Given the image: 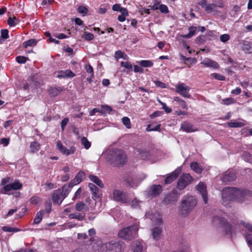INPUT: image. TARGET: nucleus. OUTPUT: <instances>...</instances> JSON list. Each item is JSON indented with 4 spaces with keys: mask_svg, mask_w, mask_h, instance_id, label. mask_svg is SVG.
Segmentation results:
<instances>
[{
    "mask_svg": "<svg viewBox=\"0 0 252 252\" xmlns=\"http://www.w3.org/2000/svg\"><path fill=\"white\" fill-rule=\"evenodd\" d=\"M180 194V193H178L176 189H173L170 193L165 196L162 200V202L165 204H168L174 202H176Z\"/></svg>",
    "mask_w": 252,
    "mask_h": 252,
    "instance_id": "obj_8",
    "label": "nucleus"
},
{
    "mask_svg": "<svg viewBox=\"0 0 252 252\" xmlns=\"http://www.w3.org/2000/svg\"><path fill=\"white\" fill-rule=\"evenodd\" d=\"M140 202L139 200H137L136 198H134L131 201V206L133 208H137L140 206L139 204Z\"/></svg>",
    "mask_w": 252,
    "mask_h": 252,
    "instance_id": "obj_51",
    "label": "nucleus"
},
{
    "mask_svg": "<svg viewBox=\"0 0 252 252\" xmlns=\"http://www.w3.org/2000/svg\"><path fill=\"white\" fill-rule=\"evenodd\" d=\"M18 22V20L14 16L13 18L9 17L7 20V24L10 27L16 26Z\"/></svg>",
    "mask_w": 252,
    "mask_h": 252,
    "instance_id": "obj_40",
    "label": "nucleus"
},
{
    "mask_svg": "<svg viewBox=\"0 0 252 252\" xmlns=\"http://www.w3.org/2000/svg\"><path fill=\"white\" fill-rule=\"evenodd\" d=\"M213 3L215 5V8L219 7L222 8L224 6L223 0H214Z\"/></svg>",
    "mask_w": 252,
    "mask_h": 252,
    "instance_id": "obj_42",
    "label": "nucleus"
},
{
    "mask_svg": "<svg viewBox=\"0 0 252 252\" xmlns=\"http://www.w3.org/2000/svg\"><path fill=\"white\" fill-rule=\"evenodd\" d=\"M37 43V41L35 39H31L23 43V47L27 48L29 46H35Z\"/></svg>",
    "mask_w": 252,
    "mask_h": 252,
    "instance_id": "obj_35",
    "label": "nucleus"
},
{
    "mask_svg": "<svg viewBox=\"0 0 252 252\" xmlns=\"http://www.w3.org/2000/svg\"><path fill=\"white\" fill-rule=\"evenodd\" d=\"M190 167L191 169L198 174H200L202 172V168L197 162H192L190 163Z\"/></svg>",
    "mask_w": 252,
    "mask_h": 252,
    "instance_id": "obj_29",
    "label": "nucleus"
},
{
    "mask_svg": "<svg viewBox=\"0 0 252 252\" xmlns=\"http://www.w3.org/2000/svg\"><path fill=\"white\" fill-rule=\"evenodd\" d=\"M230 127H241L245 126L243 122H230L227 123Z\"/></svg>",
    "mask_w": 252,
    "mask_h": 252,
    "instance_id": "obj_34",
    "label": "nucleus"
},
{
    "mask_svg": "<svg viewBox=\"0 0 252 252\" xmlns=\"http://www.w3.org/2000/svg\"><path fill=\"white\" fill-rule=\"evenodd\" d=\"M158 8L162 13H167L168 12V7L164 4L159 5Z\"/></svg>",
    "mask_w": 252,
    "mask_h": 252,
    "instance_id": "obj_58",
    "label": "nucleus"
},
{
    "mask_svg": "<svg viewBox=\"0 0 252 252\" xmlns=\"http://www.w3.org/2000/svg\"><path fill=\"white\" fill-rule=\"evenodd\" d=\"M81 192H82V189L80 188L75 192V193L74 194V196L73 198V199L74 200L75 199L79 198L80 197Z\"/></svg>",
    "mask_w": 252,
    "mask_h": 252,
    "instance_id": "obj_62",
    "label": "nucleus"
},
{
    "mask_svg": "<svg viewBox=\"0 0 252 252\" xmlns=\"http://www.w3.org/2000/svg\"><path fill=\"white\" fill-rule=\"evenodd\" d=\"M106 159L110 164L117 166L124 164L126 162L127 158L122 150L114 149L108 153Z\"/></svg>",
    "mask_w": 252,
    "mask_h": 252,
    "instance_id": "obj_1",
    "label": "nucleus"
},
{
    "mask_svg": "<svg viewBox=\"0 0 252 252\" xmlns=\"http://www.w3.org/2000/svg\"><path fill=\"white\" fill-rule=\"evenodd\" d=\"M1 37L4 39L8 38V31L6 29L1 30Z\"/></svg>",
    "mask_w": 252,
    "mask_h": 252,
    "instance_id": "obj_60",
    "label": "nucleus"
},
{
    "mask_svg": "<svg viewBox=\"0 0 252 252\" xmlns=\"http://www.w3.org/2000/svg\"><path fill=\"white\" fill-rule=\"evenodd\" d=\"M125 248L123 242L106 243L100 247L99 252H123Z\"/></svg>",
    "mask_w": 252,
    "mask_h": 252,
    "instance_id": "obj_3",
    "label": "nucleus"
},
{
    "mask_svg": "<svg viewBox=\"0 0 252 252\" xmlns=\"http://www.w3.org/2000/svg\"><path fill=\"white\" fill-rule=\"evenodd\" d=\"M60 192L59 191H56L54 192L52 195V200L54 203H61V200L62 199V196L60 194Z\"/></svg>",
    "mask_w": 252,
    "mask_h": 252,
    "instance_id": "obj_33",
    "label": "nucleus"
},
{
    "mask_svg": "<svg viewBox=\"0 0 252 252\" xmlns=\"http://www.w3.org/2000/svg\"><path fill=\"white\" fill-rule=\"evenodd\" d=\"M69 186H64L62 189V191L60 192L61 196L62 197V199L61 200V202L67 196L69 192Z\"/></svg>",
    "mask_w": 252,
    "mask_h": 252,
    "instance_id": "obj_31",
    "label": "nucleus"
},
{
    "mask_svg": "<svg viewBox=\"0 0 252 252\" xmlns=\"http://www.w3.org/2000/svg\"><path fill=\"white\" fill-rule=\"evenodd\" d=\"M43 214V212L41 211H40L36 213L33 220L34 223L38 224L41 221L42 219Z\"/></svg>",
    "mask_w": 252,
    "mask_h": 252,
    "instance_id": "obj_39",
    "label": "nucleus"
},
{
    "mask_svg": "<svg viewBox=\"0 0 252 252\" xmlns=\"http://www.w3.org/2000/svg\"><path fill=\"white\" fill-rule=\"evenodd\" d=\"M174 100L177 101L178 104L183 109H187V104L184 100L179 97H175Z\"/></svg>",
    "mask_w": 252,
    "mask_h": 252,
    "instance_id": "obj_38",
    "label": "nucleus"
},
{
    "mask_svg": "<svg viewBox=\"0 0 252 252\" xmlns=\"http://www.w3.org/2000/svg\"><path fill=\"white\" fill-rule=\"evenodd\" d=\"M132 252H144L145 249L142 242L135 241L132 244Z\"/></svg>",
    "mask_w": 252,
    "mask_h": 252,
    "instance_id": "obj_18",
    "label": "nucleus"
},
{
    "mask_svg": "<svg viewBox=\"0 0 252 252\" xmlns=\"http://www.w3.org/2000/svg\"><path fill=\"white\" fill-rule=\"evenodd\" d=\"M124 56V53L121 51H117L115 53V58L116 60H118L120 58L125 59Z\"/></svg>",
    "mask_w": 252,
    "mask_h": 252,
    "instance_id": "obj_57",
    "label": "nucleus"
},
{
    "mask_svg": "<svg viewBox=\"0 0 252 252\" xmlns=\"http://www.w3.org/2000/svg\"><path fill=\"white\" fill-rule=\"evenodd\" d=\"M162 231V227H156L152 230V236L154 240H159L161 235Z\"/></svg>",
    "mask_w": 252,
    "mask_h": 252,
    "instance_id": "obj_17",
    "label": "nucleus"
},
{
    "mask_svg": "<svg viewBox=\"0 0 252 252\" xmlns=\"http://www.w3.org/2000/svg\"><path fill=\"white\" fill-rule=\"evenodd\" d=\"M245 237L249 246L252 248V234L248 232H246Z\"/></svg>",
    "mask_w": 252,
    "mask_h": 252,
    "instance_id": "obj_43",
    "label": "nucleus"
},
{
    "mask_svg": "<svg viewBox=\"0 0 252 252\" xmlns=\"http://www.w3.org/2000/svg\"><path fill=\"white\" fill-rule=\"evenodd\" d=\"M68 122H69V119L67 118H65L62 121L61 125V127H62V129L63 130H64V127L67 125V124L68 123Z\"/></svg>",
    "mask_w": 252,
    "mask_h": 252,
    "instance_id": "obj_63",
    "label": "nucleus"
},
{
    "mask_svg": "<svg viewBox=\"0 0 252 252\" xmlns=\"http://www.w3.org/2000/svg\"><path fill=\"white\" fill-rule=\"evenodd\" d=\"M69 219H76L79 221L84 220L85 219V214L82 213L75 212L70 214L68 215Z\"/></svg>",
    "mask_w": 252,
    "mask_h": 252,
    "instance_id": "obj_22",
    "label": "nucleus"
},
{
    "mask_svg": "<svg viewBox=\"0 0 252 252\" xmlns=\"http://www.w3.org/2000/svg\"><path fill=\"white\" fill-rule=\"evenodd\" d=\"M162 191V187L159 185H153L149 189L148 193L149 196H156Z\"/></svg>",
    "mask_w": 252,
    "mask_h": 252,
    "instance_id": "obj_15",
    "label": "nucleus"
},
{
    "mask_svg": "<svg viewBox=\"0 0 252 252\" xmlns=\"http://www.w3.org/2000/svg\"><path fill=\"white\" fill-rule=\"evenodd\" d=\"M180 170L178 169L173 172L170 175L167 177L165 180V184H169L174 181L178 176Z\"/></svg>",
    "mask_w": 252,
    "mask_h": 252,
    "instance_id": "obj_20",
    "label": "nucleus"
},
{
    "mask_svg": "<svg viewBox=\"0 0 252 252\" xmlns=\"http://www.w3.org/2000/svg\"><path fill=\"white\" fill-rule=\"evenodd\" d=\"M153 221L155 222L156 223L160 224L162 223V220L158 214H156L153 216L148 217Z\"/></svg>",
    "mask_w": 252,
    "mask_h": 252,
    "instance_id": "obj_36",
    "label": "nucleus"
},
{
    "mask_svg": "<svg viewBox=\"0 0 252 252\" xmlns=\"http://www.w3.org/2000/svg\"><path fill=\"white\" fill-rule=\"evenodd\" d=\"M196 190L201 195L205 204L208 203V193L206 185L203 182H200L195 187Z\"/></svg>",
    "mask_w": 252,
    "mask_h": 252,
    "instance_id": "obj_10",
    "label": "nucleus"
},
{
    "mask_svg": "<svg viewBox=\"0 0 252 252\" xmlns=\"http://www.w3.org/2000/svg\"><path fill=\"white\" fill-rule=\"evenodd\" d=\"M81 143L85 148L89 149L91 146V143L88 140L87 138L83 137L81 139Z\"/></svg>",
    "mask_w": 252,
    "mask_h": 252,
    "instance_id": "obj_45",
    "label": "nucleus"
},
{
    "mask_svg": "<svg viewBox=\"0 0 252 252\" xmlns=\"http://www.w3.org/2000/svg\"><path fill=\"white\" fill-rule=\"evenodd\" d=\"M75 76V74L70 70H62L59 72L57 75L58 78H68L73 77Z\"/></svg>",
    "mask_w": 252,
    "mask_h": 252,
    "instance_id": "obj_21",
    "label": "nucleus"
},
{
    "mask_svg": "<svg viewBox=\"0 0 252 252\" xmlns=\"http://www.w3.org/2000/svg\"><path fill=\"white\" fill-rule=\"evenodd\" d=\"M123 124L127 128H130L131 127V124L130 119L126 117H124L122 118Z\"/></svg>",
    "mask_w": 252,
    "mask_h": 252,
    "instance_id": "obj_44",
    "label": "nucleus"
},
{
    "mask_svg": "<svg viewBox=\"0 0 252 252\" xmlns=\"http://www.w3.org/2000/svg\"><path fill=\"white\" fill-rule=\"evenodd\" d=\"M181 129L187 132H192L198 130V129L189 122H184L181 125Z\"/></svg>",
    "mask_w": 252,
    "mask_h": 252,
    "instance_id": "obj_14",
    "label": "nucleus"
},
{
    "mask_svg": "<svg viewBox=\"0 0 252 252\" xmlns=\"http://www.w3.org/2000/svg\"><path fill=\"white\" fill-rule=\"evenodd\" d=\"M228 225V230L229 231H232L233 230L235 231L237 229V225H239L238 224V222L233 221L232 223L230 222H227Z\"/></svg>",
    "mask_w": 252,
    "mask_h": 252,
    "instance_id": "obj_37",
    "label": "nucleus"
},
{
    "mask_svg": "<svg viewBox=\"0 0 252 252\" xmlns=\"http://www.w3.org/2000/svg\"><path fill=\"white\" fill-rule=\"evenodd\" d=\"M75 209L78 212L88 211L89 207L83 201H79L75 204Z\"/></svg>",
    "mask_w": 252,
    "mask_h": 252,
    "instance_id": "obj_24",
    "label": "nucleus"
},
{
    "mask_svg": "<svg viewBox=\"0 0 252 252\" xmlns=\"http://www.w3.org/2000/svg\"><path fill=\"white\" fill-rule=\"evenodd\" d=\"M83 37L87 40H91L94 38V36L93 34L88 33L85 32Z\"/></svg>",
    "mask_w": 252,
    "mask_h": 252,
    "instance_id": "obj_56",
    "label": "nucleus"
},
{
    "mask_svg": "<svg viewBox=\"0 0 252 252\" xmlns=\"http://www.w3.org/2000/svg\"><path fill=\"white\" fill-rule=\"evenodd\" d=\"M30 81L32 82L35 87H38L42 84V80L40 75L36 74L32 76Z\"/></svg>",
    "mask_w": 252,
    "mask_h": 252,
    "instance_id": "obj_19",
    "label": "nucleus"
},
{
    "mask_svg": "<svg viewBox=\"0 0 252 252\" xmlns=\"http://www.w3.org/2000/svg\"><path fill=\"white\" fill-rule=\"evenodd\" d=\"M113 198L115 201L122 203H126L129 201L128 197L126 193L119 189H115L113 191Z\"/></svg>",
    "mask_w": 252,
    "mask_h": 252,
    "instance_id": "obj_6",
    "label": "nucleus"
},
{
    "mask_svg": "<svg viewBox=\"0 0 252 252\" xmlns=\"http://www.w3.org/2000/svg\"><path fill=\"white\" fill-rule=\"evenodd\" d=\"M16 60L18 63H25L28 60V58L24 56H18L16 57Z\"/></svg>",
    "mask_w": 252,
    "mask_h": 252,
    "instance_id": "obj_49",
    "label": "nucleus"
},
{
    "mask_svg": "<svg viewBox=\"0 0 252 252\" xmlns=\"http://www.w3.org/2000/svg\"><path fill=\"white\" fill-rule=\"evenodd\" d=\"M88 186L93 194V197H94L95 198H99V194L98 193V189L97 187L94 184L92 183H90Z\"/></svg>",
    "mask_w": 252,
    "mask_h": 252,
    "instance_id": "obj_27",
    "label": "nucleus"
},
{
    "mask_svg": "<svg viewBox=\"0 0 252 252\" xmlns=\"http://www.w3.org/2000/svg\"><path fill=\"white\" fill-rule=\"evenodd\" d=\"M153 63L150 61H141L140 62V65L142 67H150L153 65Z\"/></svg>",
    "mask_w": 252,
    "mask_h": 252,
    "instance_id": "obj_47",
    "label": "nucleus"
},
{
    "mask_svg": "<svg viewBox=\"0 0 252 252\" xmlns=\"http://www.w3.org/2000/svg\"><path fill=\"white\" fill-rule=\"evenodd\" d=\"M189 32L188 34L181 36L186 38H189L191 37L193 35H194L195 34L197 30V28L193 26L190 27L189 28Z\"/></svg>",
    "mask_w": 252,
    "mask_h": 252,
    "instance_id": "obj_32",
    "label": "nucleus"
},
{
    "mask_svg": "<svg viewBox=\"0 0 252 252\" xmlns=\"http://www.w3.org/2000/svg\"><path fill=\"white\" fill-rule=\"evenodd\" d=\"M230 39V35L228 34H223L220 36V40L223 43L227 42Z\"/></svg>",
    "mask_w": 252,
    "mask_h": 252,
    "instance_id": "obj_55",
    "label": "nucleus"
},
{
    "mask_svg": "<svg viewBox=\"0 0 252 252\" xmlns=\"http://www.w3.org/2000/svg\"><path fill=\"white\" fill-rule=\"evenodd\" d=\"M248 193L245 191L238 189L234 188V199L238 202H242L247 198Z\"/></svg>",
    "mask_w": 252,
    "mask_h": 252,
    "instance_id": "obj_11",
    "label": "nucleus"
},
{
    "mask_svg": "<svg viewBox=\"0 0 252 252\" xmlns=\"http://www.w3.org/2000/svg\"><path fill=\"white\" fill-rule=\"evenodd\" d=\"M86 71L88 73H90L91 74V77H93L94 76V70L93 68V67L89 64L86 66L85 67Z\"/></svg>",
    "mask_w": 252,
    "mask_h": 252,
    "instance_id": "obj_61",
    "label": "nucleus"
},
{
    "mask_svg": "<svg viewBox=\"0 0 252 252\" xmlns=\"http://www.w3.org/2000/svg\"><path fill=\"white\" fill-rule=\"evenodd\" d=\"M102 109L100 110L101 113H110L112 110V108L108 105H102Z\"/></svg>",
    "mask_w": 252,
    "mask_h": 252,
    "instance_id": "obj_48",
    "label": "nucleus"
},
{
    "mask_svg": "<svg viewBox=\"0 0 252 252\" xmlns=\"http://www.w3.org/2000/svg\"><path fill=\"white\" fill-rule=\"evenodd\" d=\"M89 179L101 188H103L104 187V184L97 177L94 175H90Z\"/></svg>",
    "mask_w": 252,
    "mask_h": 252,
    "instance_id": "obj_28",
    "label": "nucleus"
},
{
    "mask_svg": "<svg viewBox=\"0 0 252 252\" xmlns=\"http://www.w3.org/2000/svg\"><path fill=\"white\" fill-rule=\"evenodd\" d=\"M193 180V178L189 174H184L178 180L177 188L179 190H183L191 184Z\"/></svg>",
    "mask_w": 252,
    "mask_h": 252,
    "instance_id": "obj_5",
    "label": "nucleus"
},
{
    "mask_svg": "<svg viewBox=\"0 0 252 252\" xmlns=\"http://www.w3.org/2000/svg\"><path fill=\"white\" fill-rule=\"evenodd\" d=\"M62 91L63 89L60 87H51L49 89V93L52 96H56L62 92Z\"/></svg>",
    "mask_w": 252,
    "mask_h": 252,
    "instance_id": "obj_26",
    "label": "nucleus"
},
{
    "mask_svg": "<svg viewBox=\"0 0 252 252\" xmlns=\"http://www.w3.org/2000/svg\"><path fill=\"white\" fill-rule=\"evenodd\" d=\"M189 90L190 88L184 83H179L175 86L176 92L185 97H190L189 94Z\"/></svg>",
    "mask_w": 252,
    "mask_h": 252,
    "instance_id": "obj_7",
    "label": "nucleus"
},
{
    "mask_svg": "<svg viewBox=\"0 0 252 252\" xmlns=\"http://www.w3.org/2000/svg\"><path fill=\"white\" fill-rule=\"evenodd\" d=\"M211 76L217 80L223 81L225 80V77L221 74L218 73H213Z\"/></svg>",
    "mask_w": 252,
    "mask_h": 252,
    "instance_id": "obj_53",
    "label": "nucleus"
},
{
    "mask_svg": "<svg viewBox=\"0 0 252 252\" xmlns=\"http://www.w3.org/2000/svg\"><path fill=\"white\" fill-rule=\"evenodd\" d=\"M30 201L32 204L36 205L40 201V198L37 196H33L30 198Z\"/></svg>",
    "mask_w": 252,
    "mask_h": 252,
    "instance_id": "obj_52",
    "label": "nucleus"
},
{
    "mask_svg": "<svg viewBox=\"0 0 252 252\" xmlns=\"http://www.w3.org/2000/svg\"><path fill=\"white\" fill-rule=\"evenodd\" d=\"M40 144L37 142L34 141L31 143L30 146V151L32 153H36L40 149Z\"/></svg>",
    "mask_w": 252,
    "mask_h": 252,
    "instance_id": "obj_30",
    "label": "nucleus"
},
{
    "mask_svg": "<svg viewBox=\"0 0 252 252\" xmlns=\"http://www.w3.org/2000/svg\"><path fill=\"white\" fill-rule=\"evenodd\" d=\"M235 178V174L233 172H230L224 175L221 178V180L222 182L227 183L234 180Z\"/></svg>",
    "mask_w": 252,
    "mask_h": 252,
    "instance_id": "obj_25",
    "label": "nucleus"
},
{
    "mask_svg": "<svg viewBox=\"0 0 252 252\" xmlns=\"http://www.w3.org/2000/svg\"><path fill=\"white\" fill-rule=\"evenodd\" d=\"M56 145L58 149L60 151V152L64 155L68 156L74 153L75 149L73 147L68 149L63 146L61 141H58Z\"/></svg>",
    "mask_w": 252,
    "mask_h": 252,
    "instance_id": "obj_12",
    "label": "nucleus"
},
{
    "mask_svg": "<svg viewBox=\"0 0 252 252\" xmlns=\"http://www.w3.org/2000/svg\"><path fill=\"white\" fill-rule=\"evenodd\" d=\"M85 177V173L83 171H80L75 177L73 179L72 183L70 184L71 185V187L73 185H77L79 184L82 181V179Z\"/></svg>",
    "mask_w": 252,
    "mask_h": 252,
    "instance_id": "obj_23",
    "label": "nucleus"
},
{
    "mask_svg": "<svg viewBox=\"0 0 252 252\" xmlns=\"http://www.w3.org/2000/svg\"><path fill=\"white\" fill-rule=\"evenodd\" d=\"M234 188H226L222 191V198L223 202L231 201L234 199Z\"/></svg>",
    "mask_w": 252,
    "mask_h": 252,
    "instance_id": "obj_9",
    "label": "nucleus"
},
{
    "mask_svg": "<svg viewBox=\"0 0 252 252\" xmlns=\"http://www.w3.org/2000/svg\"><path fill=\"white\" fill-rule=\"evenodd\" d=\"M198 4L204 9L207 13H211L215 11V7L213 3H208L207 0H201Z\"/></svg>",
    "mask_w": 252,
    "mask_h": 252,
    "instance_id": "obj_13",
    "label": "nucleus"
},
{
    "mask_svg": "<svg viewBox=\"0 0 252 252\" xmlns=\"http://www.w3.org/2000/svg\"><path fill=\"white\" fill-rule=\"evenodd\" d=\"M2 229L5 232H17L19 231V229L17 228L11 227L6 226L2 227Z\"/></svg>",
    "mask_w": 252,
    "mask_h": 252,
    "instance_id": "obj_46",
    "label": "nucleus"
},
{
    "mask_svg": "<svg viewBox=\"0 0 252 252\" xmlns=\"http://www.w3.org/2000/svg\"><path fill=\"white\" fill-rule=\"evenodd\" d=\"M138 229L139 226L134 224L123 228L119 232L118 235L125 240H131L135 237Z\"/></svg>",
    "mask_w": 252,
    "mask_h": 252,
    "instance_id": "obj_4",
    "label": "nucleus"
},
{
    "mask_svg": "<svg viewBox=\"0 0 252 252\" xmlns=\"http://www.w3.org/2000/svg\"><path fill=\"white\" fill-rule=\"evenodd\" d=\"M205 40H206V37L203 35H201L198 36L196 38V40H195L196 43L197 44H199L203 43L205 41Z\"/></svg>",
    "mask_w": 252,
    "mask_h": 252,
    "instance_id": "obj_50",
    "label": "nucleus"
},
{
    "mask_svg": "<svg viewBox=\"0 0 252 252\" xmlns=\"http://www.w3.org/2000/svg\"><path fill=\"white\" fill-rule=\"evenodd\" d=\"M150 125H148V127H147V130L148 131H160V125H157L156 126H155V127L152 128H150Z\"/></svg>",
    "mask_w": 252,
    "mask_h": 252,
    "instance_id": "obj_59",
    "label": "nucleus"
},
{
    "mask_svg": "<svg viewBox=\"0 0 252 252\" xmlns=\"http://www.w3.org/2000/svg\"><path fill=\"white\" fill-rule=\"evenodd\" d=\"M240 223L244 225L248 230L252 232V225L248 223H245L243 221H241Z\"/></svg>",
    "mask_w": 252,
    "mask_h": 252,
    "instance_id": "obj_64",
    "label": "nucleus"
},
{
    "mask_svg": "<svg viewBox=\"0 0 252 252\" xmlns=\"http://www.w3.org/2000/svg\"><path fill=\"white\" fill-rule=\"evenodd\" d=\"M197 203V199L192 195L184 196L181 201L180 211L183 216H187Z\"/></svg>",
    "mask_w": 252,
    "mask_h": 252,
    "instance_id": "obj_2",
    "label": "nucleus"
},
{
    "mask_svg": "<svg viewBox=\"0 0 252 252\" xmlns=\"http://www.w3.org/2000/svg\"><path fill=\"white\" fill-rule=\"evenodd\" d=\"M11 185L13 190H18L22 187V183L18 180H17L14 183L11 184Z\"/></svg>",
    "mask_w": 252,
    "mask_h": 252,
    "instance_id": "obj_41",
    "label": "nucleus"
},
{
    "mask_svg": "<svg viewBox=\"0 0 252 252\" xmlns=\"http://www.w3.org/2000/svg\"><path fill=\"white\" fill-rule=\"evenodd\" d=\"M78 12L85 15L88 13V9L85 6H80L78 8Z\"/></svg>",
    "mask_w": 252,
    "mask_h": 252,
    "instance_id": "obj_54",
    "label": "nucleus"
},
{
    "mask_svg": "<svg viewBox=\"0 0 252 252\" xmlns=\"http://www.w3.org/2000/svg\"><path fill=\"white\" fill-rule=\"evenodd\" d=\"M200 63L203 64L206 67H209L214 69H218L220 67L218 63L209 58L204 59Z\"/></svg>",
    "mask_w": 252,
    "mask_h": 252,
    "instance_id": "obj_16",
    "label": "nucleus"
}]
</instances>
